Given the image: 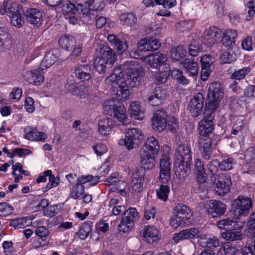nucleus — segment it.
Listing matches in <instances>:
<instances>
[{
  "label": "nucleus",
  "instance_id": "39448f33",
  "mask_svg": "<svg viewBox=\"0 0 255 255\" xmlns=\"http://www.w3.org/2000/svg\"><path fill=\"white\" fill-rule=\"evenodd\" d=\"M0 12L2 15L8 13L11 23L15 27H20L24 23L21 15L23 11L21 6L17 3L4 0L1 6Z\"/></svg>",
  "mask_w": 255,
  "mask_h": 255
},
{
  "label": "nucleus",
  "instance_id": "f8f14e48",
  "mask_svg": "<svg viewBox=\"0 0 255 255\" xmlns=\"http://www.w3.org/2000/svg\"><path fill=\"white\" fill-rule=\"evenodd\" d=\"M206 212L211 218H219L226 211V206L222 202L216 200H210L205 205Z\"/></svg>",
  "mask_w": 255,
  "mask_h": 255
},
{
  "label": "nucleus",
  "instance_id": "774afa93",
  "mask_svg": "<svg viewBox=\"0 0 255 255\" xmlns=\"http://www.w3.org/2000/svg\"><path fill=\"white\" fill-rule=\"evenodd\" d=\"M148 44V39H141L138 42L137 47L141 52L150 51Z\"/></svg>",
  "mask_w": 255,
  "mask_h": 255
},
{
  "label": "nucleus",
  "instance_id": "0e129e2a",
  "mask_svg": "<svg viewBox=\"0 0 255 255\" xmlns=\"http://www.w3.org/2000/svg\"><path fill=\"white\" fill-rule=\"evenodd\" d=\"M89 88L84 85H80L78 88L75 87L74 91L75 94H78L80 98H84L89 94Z\"/></svg>",
  "mask_w": 255,
  "mask_h": 255
},
{
  "label": "nucleus",
  "instance_id": "864d4df0",
  "mask_svg": "<svg viewBox=\"0 0 255 255\" xmlns=\"http://www.w3.org/2000/svg\"><path fill=\"white\" fill-rule=\"evenodd\" d=\"M171 74L179 83L183 85L188 84V80L183 75L182 71L175 69L171 71Z\"/></svg>",
  "mask_w": 255,
  "mask_h": 255
},
{
  "label": "nucleus",
  "instance_id": "cd10ccee",
  "mask_svg": "<svg viewBox=\"0 0 255 255\" xmlns=\"http://www.w3.org/2000/svg\"><path fill=\"white\" fill-rule=\"evenodd\" d=\"M25 16L27 20L34 26L39 27L41 25L42 20V14L37 9H27L25 13Z\"/></svg>",
  "mask_w": 255,
  "mask_h": 255
},
{
  "label": "nucleus",
  "instance_id": "7ed1b4c3",
  "mask_svg": "<svg viewBox=\"0 0 255 255\" xmlns=\"http://www.w3.org/2000/svg\"><path fill=\"white\" fill-rule=\"evenodd\" d=\"M122 71V65L114 69V73L105 79L106 84L111 86V93L118 99L127 100L129 96V91L124 90L123 78H118L117 75Z\"/></svg>",
  "mask_w": 255,
  "mask_h": 255
},
{
  "label": "nucleus",
  "instance_id": "49530a36",
  "mask_svg": "<svg viewBox=\"0 0 255 255\" xmlns=\"http://www.w3.org/2000/svg\"><path fill=\"white\" fill-rule=\"evenodd\" d=\"M84 186L79 184L78 182H77L76 184H75L71 189L70 194V197L74 199H77L81 197V196L84 193Z\"/></svg>",
  "mask_w": 255,
  "mask_h": 255
},
{
  "label": "nucleus",
  "instance_id": "c85d7f7f",
  "mask_svg": "<svg viewBox=\"0 0 255 255\" xmlns=\"http://www.w3.org/2000/svg\"><path fill=\"white\" fill-rule=\"evenodd\" d=\"M165 92L160 87L155 88L151 95L148 97L149 104L152 106H157L161 104L162 101L165 99Z\"/></svg>",
  "mask_w": 255,
  "mask_h": 255
},
{
  "label": "nucleus",
  "instance_id": "052dcab7",
  "mask_svg": "<svg viewBox=\"0 0 255 255\" xmlns=\"http://www.w3.org/2000/svg\"><path fill=\"white\" fill-rule=\"evenodd\" d=\"M169 75V72L167 71L158 72L155 75L154 79L157 84H163L166 82Z\"/></svg>",
  "mask_w": 255,
  "mask_h": 255
},
{
  "label": "nucleus",
  "instance_id": "37998d69",
  "mask_svg": "<svg viewBox=\"0 0 255 255\" xmlns=\"http://www.w3.org/2000/svg\"><path fill=\"white\" fill-rule=\"evenodd\" d=\"M120 19L124 25L133 26L137 22L136 15L133 13H123L120 15Z\"/></svg>",
  "mask_w": 255,
  "mask_h": 255
},
{
  "label": "nucleus",
  "instance_id": "69168bd1",
  "mask_svg": "<svg viewBox=\"0 0 255 255\" xmlns=\"http://www.w3.org/2000/svg\"><path fill=\"white\" fill-rule=\"evenodd\" d=\"M0 39L4 43H12L11 35L7 33L5 28L0 27Z\"/></svg>",
  "mask_w": 255,
  "mask_h": 255
},
{
  "label": "nucleus",
  "instance_id": "9b49d317",
  "mask_svg": "<svg viewBox=\"0 0 255 255\" xmlns=\"http://www.w3.org/2000/svg\"><path fill=\"white\" fill-rule=\"evenodd\" d=\"M222 31L216 26H211L203 32L201 40L204 44L211 47L220 41Z\"/></svg>",
  "mask_w": 255,
  "mask_h": 255
},
{
  "label": "nucleus",
  "instance_id": "f03ea898",
  "mask_svg": "<svg viewBox=\"0 0 255 255\" xmlns=\"http://www.w3.org/2000/svg\"><path fill=\"white\" fill-rule=\"evenodd\" d=\"M208 171L213 175V183L215 191L220 196H224L228 193L230 190L231 185V179L224 174L216 175L215 173L220 168V162L214 159L211 161L207 165Z\"/></svg>",
  "mask_w": 255,
  "mask_h": 255
},
{
  "label": "nucleus",
  "instance_id": "72a5a7b5",
  "mask_svg": "<svg viewBox=\"0 0 255 255\" xmlns=\"http://www.w3.org/2000/svg\"><path fill=\"white\" fill-rule=\"evenodd\" d=\"M199 136H207L212 132L214 129L213 122L202 120L199 123Z\"/></svg>",
  "mask_w": 255,
  "mask_h": 255
},
{
  "label": "nucleus",
  "instance_id": "a19ab883",
  "mask_svg": "<svg viewBox=\"0 0 255 255\" xmlns=\"http://www.w3.org/2000/svg\"><path fill=\"white\" fill-rule=\"evenodd\" d=\"M140 162L145 169H151L155 165V158L156 155H151L146 152L141 153Z\"/></svg>",
  "mask_w": 255,
  "mask_h": 255
},
{
  "label": "nucleus",
  "instance_id": "6e6552de",
  "mask_svg": "<svg viewBox=\"0 0 255 255\" xmlns=\"http://www.w3.org/2000/svg\"><path fill=\"white\" fill-rule=\"evenodd\" d=\"M139 218V214L135 208H129L125 211L119 225V232L128 233L133 228L134 223L138 221Z\"/></svg>",
  "mask_w": 255,
  "mask_h": 255
},
{
  "label": "nucleus",
  "instance_id": "0eeeda50",
  "mask_svg": "<svg viewBox=\"0 0 255 255\" xmlns=\"http://www.w3.org/2000/svg\"><path fill=\"white\" fill-rule=\"evenodd\" d=\"M119 101L125 100L118 99V97H116L115 100L106 101L103 108L105 111L108 112V114L111 116L113 114L123 125H127L130 122L126 115V110L124 106L119 103Z\"/></svg>",
  "mask_w": 255,
  "mask_h": 255
},
{
  "label": "nucleus",
  "instance_id": "4be33fe9",
  "mask_svg": "<svg viewBox=\"0 0 255 255\" xmlns=\"http://www.w3.org/2000/svg\"><path fill=\"white\" fill-rule=\"evenodd\" d=\"M198 144L203 158L209 160L212 153V139L207 136H199Z\"/></svg>",
  "mask_w": 255,
  "mask_h": 255
},
{
  "label": "nucleus",
  "instance_id": "58836bf2",
  "mask_svg": "<svg viewBox=\"0 0 255 255\" xmlns=\"http://www.w3.org/2000/svg\"><path fill=\"white\" fill-rule=\"evenodd\" d=\"M128 111L131 117L138 120L143 119V112L137 102L133 101L130 103Z\"/></svg>",
  "mask_w": 255,
  "mask_h": 255
},
{
  "label": "nucleus",
  "instance_id": "ea45409f",
  "mask_svg": "<svg viewBox=\"0 0 255 255\" xmlns=\"http://www.w3.org/2000/svg\"><path fill=\"white\" fill-rule=\"evenodd\" d=\"M237 223V222L234 219L227 218L218 221L216 225L219 229L227 231L231 229H235Z\"/></svg>",
  "mask_w": 255,
  "mask_h": 255
},
{
  "label": "nucleus",
  "instance_id": "bf43d9fd",
  "mask_svg": "<svg viewBox=\"0 0 255 255\" xmlns=\"http://www.w3.org/2000/svg\"><path fill=\"white\" fill-rule=\"evenodd\" d=\"M26 221L27 219L24 217L13 219L10 223V226L15 229L23 228L26 225Z\"/></svg>",
  "mask_w": 255,
  "mask_h": 255
},
{
  "label": "nucleus",
  "instance_id": "4d7b16f0",
  "mask_svg": "<svg viewBox=\"0 0 255 255\" xmlns=\"http://www.w3.org/2000/svg\"><path fill=\"white\" fill-rule=\"evenodd\" d=\"M235 163V161L232 158H228L224 159L220 163V169L221 170H229L233 168V165Z\"/></svg>",
  "mask_w": 255,
  "mask_h": 255
},
{
  "label": "nucleus",
  "instance_id": "5701e85b",
  "mask_svg": "<svg viewBox=\"0 0 255 255\" xmlns=\"http://www.w3.org/2000/svg\"><path fill=\"white\" fill-rule=\"evenodd\" d=\"M160 149V144L157 138L150 136L147 138L144 143L142 152H146L151 155H157Z\"/></svg>",
  "mask_w": 255,
  "mask_h": 255
},
{
  "label": "nucleus",
  "instance_id": "f257e3e1",
  "mask_svg": "<svg viewBox=\"0 0 255 255\" xmlns=\"http://www.w3.org/2000/svg\"><path fill=\"white\" fill-rule=\"evenodd\" d=\"M122 74L124 90H129L128 88H134L139 85L143 76V70L135 60L127 61L122 65Z\"/></svg>",
  "mask_w": 255,
  "mask_h": 255
},
{
  "label": "nucleus",
  "instance_id": "b1692460",
  "mask_svg": "<svg viewBox=\"0 0 255 255\" xmlns=\"http://www.w3.org/2000/svg\"><path fill=\"white\" fill-rule=\"evenodd\" d=\"M59 55L60 51L58 49L47 52L40 63L41 68L45 69L52 66L57 60Z\"/></svg>",
  "mask_w": 255,
  "mask_h": 255
},
{
  "label": "nucleus",
  "instance_id": "423d86ee",
  "mask_svg": "<svg viewBox=\"0 0 255 255\" xmlns=\"http://www.w3.org/2000/svg\"><path fill=\"white\" fill-rule=\"evenodd\" d=\"M125 136L119 141L120 145H124L128 150H131L138 147L143 139L144 135L138 128H128L126 130Z\"/></svg>",
  "mask_w": 255,
  "mask_h": 255
},
{
  "label": "nucleus",
  "instance_id": "a878e982",
  "mask_svg": "<svg viewBox=\"0 0 255 255\" xmlns=\"http://www.w3.org/2000/svg\"><path fill=\"white\" fill-rule=\"evenodd\" d=\"M167 60L165 54L157 52L146 57V63L151 67L157 68L163 65Z\"/></svg>",
  "mask_w": 255,
  "mask_h": 255
},
{
  "label": "nucleus",
  "instance_id": "3c124183",
  "mask_svg": "<svg viewBox=\"0 0 255 255\" xmlns=\"http://www.w3.org/2000/svg\"><path fill=\"white\" fill-rule=\"evenodd\" d=\"M250 71L251 69L249 67H244L237 71H235L231 76V78L238 80L243 79Z\"/></svg>",
  "mask_w": 255,
  "mask_h": 255
},
{
  "label": "nucleus",
  "instance_id": "473e14b6",
  "mask_svg": "<svg viewBox=\"0 0 255 255\" xmlns=\"http://www.w3.org/2000/svg\"><path fill=\"white\" fill-rule=\"evenodd\" d=\"M181 64L183 65L185 71L190 76H194L198 75L199 70L198 63L192 59H186L182 61Z\"/></svg>",
  "mask_w": 255,
  "mask_h": 255
},
{
  "label": "nucleus",
  "instance_id": "6ab92c4d",
  "mask_svg": "<svg viewBox=\"0 0 255 255\" xmlns=\"http://www.w3.org/2000/svg\"><path fill=\"white\" fill-rule=\"evenodd\" d=\"M43 69L40 67L37 69L26 71L23 74L25 80L30 84L40 85L44 81V76L41 72Z\"/></svg>",
  "mask_w": 255,
  "mask_h": 255
},
{
  "label": "nucleus",
  "instance_id": "7c9ffc66",
  "mask_svg": "<svg viewBox=\"0 0 255 255\" xmlns=\"http://www.w3.org/2000/svg\"><path fill=\"white\" fill-rule=\"evenodd\" d=\"M98 56L109 65L113 64L115 61V53L112 49L108 46L102 47Z\"/></svg>",
  "mask_w": 255,
  "mask_h": 255
},
{
  "label": "nucleus",
  "instance_id": "aec40b11",
  "mask_svg": "<svg viewBox=\"0 0 255 255\" xmlns=\"http://www.w3.org/2000/svg\"><path fill=\"white\" fill-rule=\"evenodd\" d=\"M79 6L80 11L85 17L89 16L90 10H101L105 7V4L103 0H89L85 1L84 4H80Z\"/></svg>",
  "mask_w": 255,
  "mask_h": 255
},
{
  "label": "nucleus",
  "instance_id": "2f4dec72",
  "mask_svg": "<svg viewBox=\"0 0 255 255\" xmlns=\"http://www.w3.org/2000/svg\"><path fill=\"white\" fill-rule=\"evenodd\" d=\"M90 66L88 65H81L75 71L76 77L81 81L90 80L91 78Z\"/></svg>",
  "mask_w": 255,
  "mask_h": 255
},
{
  "label": "nucleus",
  "instance_id": "ddd939ff",
  "mask_svg": "<svg viewBox=\"0 0 255 255\" xmlns=\"http://www.w3.org/2000/svg\"><path fill=\"white\" fill-rule=\"evenodd\" d=\"M171 165L169 158L167 155H162L159 163V176L160 181L163 183H167L171 177Z\"/></svg>",
  "mask_w": 255,
  "mask_h": 255
},
{
  "label": "nucleus",
  "instance_id": "2eb2a0df",
  "mask_svg": "<svg viewBox=\"0 0 255 255\" xmlns=\"http://www.w3.org/2000/svg\"><path fill=\"white\" fill-rule=\"evenodd\" d=\"M167 114L164 110H158L154 114L152 120L153 129L161 132L167 127Z\"/></svg>",
  "mask_w": 255,
  "mask_h": 255
},
{
  "label": "nucleus",
  "instance_id": "e2e57ef3",
  "mask_svg": "<svg viewBox=\"0 0 255 255\" xmlns=\"http://www.w3.org/2000/svg\"><path fill=\"white\" fill-rule=\"evenodd\" d=\"M244 125V121L241 118H238L235 122L232 129L231 133L237 135L240 131H241Z\"/></svg>",
  "mask_w": 255,
  "mask_h": 255
},
{
  "label": "nucleus",
  "instance_id": "dca6fc26",
  "mask_svg": "<svg viewBox=\"0 0 255 255\" xmlns=\"http://www.w3.org/2000/svg\"><path fill=\"white\" fill-rule=\"evenodd\" d=\"M174 156L176 164L178 162L192 163L191 149L187 144L179 145L176 149Z\"/></svg>",
  "mask_w": 255,
  "mask_h": 255
},
{
  "label": "nucleus",
  "instance_id": "1a4fd4ad",
  "mask_svg": "<svg viewBox=\"0 0 255 255\" xmlns=\"http://www.w3.org/2000/svg\"><path fill=\"white\" fill-rule=\"evenodd\" d=\"M252 200L244 196H239L232 203L233 213L236 218L247 216L253 207Z\"/></svg>",
  "mask_w": 255,
  "mask_h": 255
},
{
  "label": "nucleus",
  "instance_id": "09e8293b",
  "mask_svg": "<svg viewBox=\"0 0 255 255\" xmlns=\"http://www.w3.org/2000/svg\"><path fill=\"white\" fill-rule=\"evenodd\" d=\"M170 192L169 185L161 184L159 189L156 190V194L158 199L166 202L168 200V194Z\"/></svg>",
  "mask_w": 255,
  "mask_h": 255
},
{
  "label": "nucleus",
  "instance_id": "f3484780",
  "mask_svg": "<svg viewBox=\"0 0 255 255\" xmlns=\"http://www.w3.org/2000/svg\"><path fill=\"white\" fill-rule=\"evenodd\" d=\"M143 240L148 244L156 243L160 239L159 230L153 226H146L141 231Z\"/></svg>",
  "mask_w": 255,
  "mask_h": 255
},
{
  "label": "nucleus",
  "instance_id": "20e7f679",
  "mask_svg": "<svg viewBox=\"0 0 255 255\" xmlns=\"http://www.w3.org/2000/svg\"><path fill=\"white\" fill-rule=\"evenodd\" d=\"M173 215L174 217L170 221V225L173 228L186 227L192 222L191 210L182 203L178 204L174 207Z\"/></svg>",
  "mask_w": 255,
  "mask_h": 255
},
{
  "label": "nucleus",
  "instance_id": "f704fd0d",
  "mask_svg": "<svg viewBox=\"0 0 255 255\" xmlns=\"http://www.w3.org/2000/svg\"><path fill=\"white\" fill-rule=\"evenodd\" d=\"M235 230L231 229L223 232L221 234L222 237L229 242L242 240L245 236L244 234L240 231H235Z\"/></svg>",
  "mask_w": 255,
  "mask_h": 255
},
{
  "label": "nucleus",
  "instance_id": "13d9d810",
  "mask_svg": "<svg viewBox=\"0 0 255 255\" xmlns=\"http://www.w3.org/2000/svg\"><path fill=\"white\" fill-rule=\"evenodd\" d=\"M35 233L36 235L39 237L43 241H45L50 233L48 229L45 227L39 226L35 229Z\"/></svg>",
  "mask_w": 255,
  "mask_h": 255
},
{
  "label": "nucleus",
  "instance_id": "de8ad7c7",
  "mask_svg": "<svg viewBox=\"0 0 255 255\" xmlns=\"http://www.w3.org/2000/svg\"><path fill=\"white\" fill-rule=\"evenodd\" d=\"M171 57L173 61H178L183 58L186 55V51L183 47L180 46L172 49L171 52Z\"/></svg>",
  "mask_w": 255,
  "mask_h": 255
},
{
  "label": "nucleus",
  "instance_id": "9d476101",
  "mask_svg": "<svg viewBox=\"0 0 255 255\" xmlns=\"http://www.w3.org/2000/svg\"><path fill=\"white\" fill-rule=\"evenodd\" d=\"M223 97L224 89L219 82H214L210 84L206 102L219 105Z\"/></svg>",
  "mask_w": 255,
  "mask_h": 255
},
{
  "label": "nucleus",
  "instance_id": "603ef678",
  "mask_svg": "<svg viewBox=\"0 0 255 255\" xmlns=\"http://www.w3.org/2000/svg\"><path fill=\"white\" fill-rule=\"evenodd\" d=\"M220 59L222 63H230L236 60V55L231 51L227 50L221 55Z\"/></svg>",
  "mask_w": 255,
  "mask_h": 255
},
{
  "label": "nucleus",
  "instance_id": "4c0bfd02",
  "mask_svg": "<svg viewBox=\"0 0 255 255\" xmlns=\"http://www.w3.org/2000/svg\"><path fill=\"white\" fill-rule=\"evenodd\" d=\"M60 46L67 51L71 50L76 45L75 38L72 35L65 34L59 40Z\"/></svg>",
  "mask_w": 255,
  "mask_h": 255
},
{
  "label": "nucleus",
  "instance_id": "bb28decb",
  "mask_svg": "<svg viewBox=\"0 0 255 255\" xmlns=\"http://www.w3.org/2000/svg\"><path fill=\"white\" fill-rule=\"evenodd\" d=\"M25 137L31 141L37 140L44 142L47 138L46 134L43 132H39L36 129L27 126L24 128Z\"/></svg>",
  "mask_w": 255,
  "mask_h": 255
},
{
  "label": "nucleus",
  "instance_id": "a18cd8bd",
  "mask_svg": "<svg viewBox=\"0 0 255 255\" xmlns=\"http://www.w3.org/2000/svg\"><path fill=\"white\" fill-rule=\"evenodd\" d=\"M155 3L157 5H162L165 8H170L176 4L175 0H148L147 4L148 6H154Z\"/></svg>",
  "mask_w": 255,
  "mask_h": 255
},
{
  "label": "nucleus",
  "instance_id": "412c9836",
  "mask_svg": "<svg viewBox=\"0 0 255 255\" xmlns=\"http://www.w3.org/2000/svg\"><path fill=\"white\" fill-rule=\"evenodd\" d=\"M199 231L196 228H190L180 231L179 233L174 234L172 240L175 243H178L181 241L193 240L197 238Z\"/></svg>",
  "mask_w": 255,
  "mask_h": 255
},
{
  "label": "nucleus",
  "instance_id": "338daca9",
  "mask_svg": "<svg viewBox=\"0 0 255 255\" xmlns=\"http://www.w3.org/2000/svg\"><path fill=\"white\" fill-rule=\"evenodd\" d=\"M245 159L247 162H250L255 159V146L248 148L245 152Z\"/></svg>",
  "mask_w": 255,
  "mask_h": 255
},
{
  "label": "nucleus",
  "instance_id": "c03bdc74",
  "mask_svg": "<svg viewBox=\"0 0 255 255\" xmlns=\"http://www.w3.org/2000/svg\"><path fill=\"white\" fill-rule=\"evenodd\" d=\"M92 223L90 221L82 224L79 230L77 235L81 240H85L92 231Z\"/></svg>",
  "mask_w": 255,
  "mask_h": 255
},
{
  "label": "nucleus",
  "instance_id": "79ce46f5",
  "mask_svg": "<svg viewBox=\"0 0 255 255\" xmlns=\"http://www.w3.org/2000/svg\"><path fill=\"white\" fill-rule=\"evenodd\" d=\"M219 107V105L215 104L205 103V110L204 113V118L203 120L212 121L215 117V111Z\"/></svg>",
  "mask_w": 255,
  "mask_h": 255
},
{
  "label": "nucleus",
  "instance_id": "4468645a",
  "mask_svg": "<svg viewBox=\"0 0 255 255\" xmlns=\"http://www.w3.org/2000/svg\"><path fill=\"white\" fill-rule=\"evenodd\" d=\"M204 103V97L201 93L195 94L188 104V109L192 116L197 117L203 110Z\"/></svg>",
  "mask_w": 255,
  "mask_h": 255
},
{
  "label": "nucleus",
  "instance_id": "c756f323",
  "mask_svg": "<svg viewBox=\"0 0 255 255\" xmlns=\"http://www.w3.org/2000/svg\"><path fill=\"white\" fill-rule=\"evenodd\" d=\"M75 1L76 0H69L68 2L64 4L62 8L63 12L69 15L78 14V17L80 18H84L82 12L80 11V4L78 5V7H76L74 4Z\"/></svg>",
  "mask_w": 255,
  "mask_h": 255
},
{
  "label": "nucleus",
  "instance_id": "393cba45",
  "mask_svg": "<svg viewBox=\"0 0 255 255\" xmlns=\"http://www.w3.org/2000/svg\"><path fill=\"white\" fill-rule=\"evenodd\" d=\"M192 163L178 162L175 163L174 171L176 177L181 181H184L189 176L191 172Z\"/></svg>",
  "mask_w": 255,
  "mask_h": 255
},
{
  "label": "nucleus",
  "instance_id": "6e6d98bb",
  "mask_svg": "<svg viewBox=\"0 0 255 255\" xmlns=\"http://www.w3.org/2000/svg\"><path fill=\"white\" fill-rule=\"evenodd\" d=\"M246 7L248 15L246 16V19L248 21L252 20L255 16V2L253 0L250 1L246 4Z\"/></svg>",
  "mask_w": 255,
  "mask_h": 255
},
{
  "label": "nucleus",
  "instance_id": "5fc2aeb1",
  "mask_svg": "<svg viewBox=\"0 0 255 255\" xmlns=\"http://www.w3.org/2000/svg\"><path fill=\"white\" fill-rule=\"evenodd\" d=\"M13 208L5 202L0 203V217H6L12 214Z\"/></svg>",
  "mask_w": 255,
  "mask_h": 255
},
{
  "label": "nucleus",
  "instance_id": "e433bc0d",
  "mask_svg": "<svg viewBox=\"0 0 255 255\" xmlns=\"http://www.w3.org/2000/svg\"><path fill=\"white\" fill-rule=\"evenodd\" d=\"M108 41L113 45L120 52H123L128 47L127 41L124 39H120L114 34H109L108 36Z\"/></svg>",
  "mask_w": 255,
  "mask_h": 255
},
{
  "label": "nucleus",
  "instance_id": "680f3d73",
  "mask_svg": "<svg viewBox=\"0 0 255 255\" xmlns=\"http://www.w3.org/2000/svg\"><path fill=\"white\" fill-rule=\"evenodd\" d=\"M220 246V242L218 239L215 236H211L206 242L204 247L213 249Z\"/></svg>",
  "mask_w": 255,
  "mask_h": 255
},
{
  "label": "nucleus",
  "instance_id": "8fccbe9b",
  "mask_svg": "<svg viewBox=\"0 0 255 255\" xmlns=\"http://www.w3.org/2000/svg\"><path fill=\"white\" fill-rule=\"evenodd\" d=\"M107 65L109 64L99 56L95 58L93 62L94 69L100 73L105 71Z\"/></svg>",
  "mask_w": 255,
  "mask_h": 255
},
{
  "label": "nucleus",
  "instance_id": "c9c22d12",
  "mask_svg": "<svg viewBox=\"0 0 255 255\" xmlns=\"http://www.w3.org/2000/svg\"><path fill=\"white\" fill-rule=\"evenodd\" d=\"M98 127V131L100 134L106 135L109 134L113 128L112 119L107 118L100 120Z\"/></svg>",
  "mask_w": 255,
  "mask_h": 255
},
{
  "label": "nucleus",
  "instance_id": "a211bd4d",
  "mask_svg": "<svg viewBox=\"0 0 255 255\" xmlns=\"http://www.w3.org/2000/svg\"><path fill=\"white\" fill-rule=\"evenodd\" d=\"M144 176V173L142 170L139 171L137 168H135L133 170L131 182L133 193L136 194L142 190Z\"/></svg>",
  "mask_w": 255,
  "mask_h": 255
}]
</instances>
